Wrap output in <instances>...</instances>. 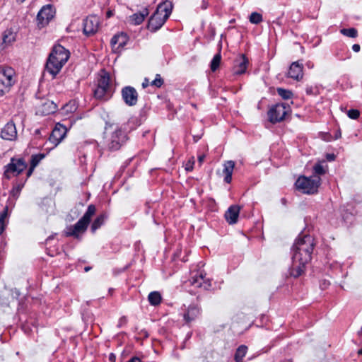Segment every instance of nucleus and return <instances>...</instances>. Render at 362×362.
Instances as JSON below:
<instances>
[{
	"instance_id": "f257e3e1",
	"label": "nucleus",
	"mask_w": 362,
	"mask_h": 362,
	"mask_svg": "<svg viewBox=\"0 0 362 362\" xmlns=\"http://www.w3.org/2000/svg\"><path fill=\"white\" fill-rule=\"evenodd\" d=\"M69 52L60 45H55L47 59L45 70L53 77L61 71L69 58Z\"/></svg>"
},
{
	"instance_id": "f03ea898",
	"label": "nucleus",
	"mask_w": 362,
	"mask_h": 362,
	"mask_svg": "<svg viewBox=\"0 0 362 362\" xmlns=\"http://www.w3.org/2000/svg\"><path fill=\"white\" fill-rule=\"evenodd\" d=\"M314 247V239L310 235L298 238L293 246V257L297 262H309Z\"/></svg>"
},
{
	"instance_id": "7ed1b4c3",
	"label": "nucleus",
	"mask_w": 362,
	"mask_h": 362,
	"mask_svg": "<svg viewBox=\"0 0 362 362\" xmlns=\"http://www.w3.org/2000/svg\"><path fill=\"white\" fill-rule=\"evenodd\" d=\"M173 4L170 1L160 4L154 13L151 16L148 23V29L155 32L159 30L171 14Z\"/></svg>"
},
{
	"instance_id": "20e7f679",
	"label": "nucleus",
	"mask_w": 362,
	"mask_h": 362,
	"mask_svg": "<svg viewBox=\"0 0 362 362\" xmlns=\"http://www.w3.org/2000/svg\"><path fill=\"white\" fill-rule=\"evenodd\" d=\"M96 211L95 206L93 204L88 206L86 212L82 218H81L76 223L69 229L67 232L68 236H74L78 238L80 233H84L88 224L90 223L91 217L95 214Z\"/></svg>"
},
{
	"instance_id": "39448f33",
	"label": "nucleus",
	"mask_w": 362,
	"mask_h": 362,
	"mask_svg": "<svg viewBox=\"0 0 362 362\" xmlns=\"http://www.w3.org/2000/svg\"><path fill=\"white\" fill-rule=\"evenodd\" d=\"M16 81V73L11 67H0V97L8 93Z\"/></svg>"
},
{
	"instance_id": "423d86ee",
	"label": "nucleus",
	"mask_w": 362,
	"mask_h": 362,
	"mask_svg": "<svg viewBox=\"0 0 362 362\" xmlns=\"http://www.w3.org/2000/svg\"><path fill=\"white\" fill-rule=\"evenodd\" d=\"M320 177L314 175L310 177L302 176L296 182V187L304 194H315L320 186Z\"/></svg>"
},
{
	"instance_id": "0eeeda50",
	"label": "nucleus",
	"mask_w": 362,
	"mask_h": 362,
	"mask_svg": "<svg viewBox=\"0 0 362 362\" xmlns=\"http://www.w3.org/2000/svg\"><path fill=\"white\" fill-rule=\"evenodd\" d=\"M127 135L120 128H116L107 137L106 143L109 149L116 151L127 141Z\"/></svg>"
},
{
	"instance_id": "6e6552de",
	"label": "nucleus",
	"mask_w": 362,
	"mask_h": 362,
	"mask_svg": "<svg viewBox=\"0 0 362 362\" xmlns=\"http://www.w3.org/2000/svg\"><path fill=\"white\" fill-rule=\"evenodd\" d=\"M288 106L284 103L274 105L268 112L269 121L272 123L282 121L288 112Z\"/></svg>"
},
{
	"instance_id": "1a4fd4ad",
	"label": "nucleus",
	"mask_w": 362,
	"mask_h": 362,
	"mask_svg": "<svg viewBox=\"0 0 362 362\" xmlns=\"http://www.w3.org/2000/svg\"><path fill=\"white\" fill-rule=\"evenodd\" d=\"M55 13V11L51 5L44 6L41 10L38 12L37 16V21L38 25L41 27L46 25L49 21L52 19Z\"/></svg>"
},
{
	"instance_id": "9d476101",
	"label": "nucleus",
	"mask_w": 362,
	"mask_h": 362,
	"mask_svg": "<svg viewBox=\"0 0 362 362\" xmlns=\"http://www.w3.org/2000/svg\"><path fill=\"white\" fill-rule=\"evenodd\" d=\"M26 166L27 165L23 159L12 158L11 163L8 165L7 170L4 173L5 175L7 177H10L9 174L18 175L25 169Z\"/></svg>"
},
{
	"instance_id": "9b49d317",
	"label": "nucleus",
	"mask_w": 362,
	"mask_h": 362,
	"mask_svg": "<svg viewBox=\"0 0 362 362\" xmlns=\"http://www.w3.org/2000/svg\"><path fill=\"white\" fill-rule=\"evenodd\" d=\"M122 99L129 106H134L138 102V93L134 87L125 86L121 91Z\"/></svg>"
},
{
	"instance_id": "f8f14e48",
	"label": "nucleus",
	"mask_w": 362,
	"mask_h": 362,
	"mask_svg": "<svg viewBox=\"0 0 362 362\" xmlns=\"http://www.w3.org/2000/svg\"><path fill=\"white\" fill-rule=\"evenodd\" d=\"M66 134V128L64 126L58 124L52 130L49 138V141L53 144L54 146L55 147L62 141Z\"/></svg>"
},
{
	"instance_id": "ddd939ff",
	"label": "nucleus",
	"mask_w": 362,
	"mask_h": 362,
	"mask_svg": "<svg viewBox=\"0 0 362 362\" xmlns=\"http://www.w3.org/2000/svg\"><path fill=\"white\" fill-rule=\"evenodd\" d=\"M99 27V19L96 16H88L83 23V32L86 35L95 33Z\"/></svg>"
},
{
	"instance_id": "4468645a",
	"label": "nucleus",
	"mask_w": 362,
	"mask_h": 362,
	"mask_svg": "<svg viewBox=\"0 0 362 362\" xmlns=\"http://www.w3.org/2000/svg\"><path fill=\"white\" fill-rule=\"evenodd\" d=\"M1 137L8 141H13L16 139L17 131L16 125L12 121L8 122L1 129Z\"/></svg>"
},
{
	"instance_id": "2eb2a0df",
	"label": "nucleus",
	"mask_w": 362,
	"mask_h": 362,
	"mask_svg": "<svg viewBox=\"0 0 362 362\" xmlns=\"http://www.w3.org/2000/svg\"><path fill=\"white\" fill-rule=\"evenodd\" d=\"M205 276L206 274L203 272L195 274L190 280L191 284L199 288L203 287L204 289H209L211 286V281L206 279Z\"/></svg>"
},
{
	"instance_id": "dca6fc26",
	"label": "nucleus",
	"mask_w": 362,
	"mask_h": 362,
	"mask_svg": "<svg viewBox=\"0 0 362 362\" xmlns=\"http://www.w3.org/2000/svg\"><path fill=\"white\" fill-rule=\"evenodd\" d=\"M288 76L296 81H300L303 76V66L299 62H293L288 69Z\"/></svg>"
},
{
	"instance_id": "f3484780",
	"label": "nucleus",
	"mask_w": 362,
	"mask_h": 362,
	"mask_svg": "<svg viewBox=\"0 0 362 362\" xmlns=\"http://www.w3.org/2000/svg\"><path fill=\"white\" fill-rule=\"evenodd\" d=\"M248 59L245 54H240L234 62L233 72L235 74H243L246 71Z\"/></svg>"
},
{
	"instance_id": "a211bd4d",
	"label": "nucleus",
	"mask_w": 362,
	"mask_h": 362,
	"mask_svg": "<svg viewBox=\"0 0 362 362\" xmlns=\"http://www.w3.org/2000/svg\"><path fill=\"white\" fill-rule=\"evenodd\" d=\"M240 207L238 205H232L225 213V218L229 224H235L238 221Z\"/></svg>"
},
{
	"instance_id": "6ab92c4d",
	"label": "nucleus",
	"mask_w": 362,
	"mask_h": 362,
	"mask_svg": "<svg viewBox=\"0 0 362 362\" xmlns=\"http://www.w3.org/2000/svg\"><path fill=\"white\" fill-rule=\"evenodd\" d=\"M128 37L124 33L115 35L111 40V45L114 49L122 48L127 42Z\"/></svg>"
},
{
	"instance_id": "aec40b11",
	"label": "nucleus",
	"mask_w": 362,
	"mask_h": 362,
	"mask_svg": "<svg viewBox=\"0 0 362 362\" xmlns=\"http://www.w3.org/2000/svg\"><path fill=\"white\" fill-rule=\"evenodd\" d=\"M293 259L292 267L291 268L290 274L297 278L300 276L303 272L305 269V266L308 262H297L295 261V259Z\"/></svg>"
},
{
	"instance_id": "412c9836",
	"label": "nucleus",
	"mask_w": 362,
	"mask_h": 362,
	"mask_svg": "<svg viewBox=\"0 0 362 362\" xmlns=\"http://www.w3.org/2000/svg\"><path fill=\"white\" fill-rule=\"evenodd\" d=\"M235 168V162L233 160H228L223 164V173L225 175L224 181L230 183L232 180V174Z\"/></svg>"
},
{
	"instance_id": "4be33fe9",
	"label": "nucleus",
	"mask_w": 362,
	"mask_h": 362,
	"mask_svg": "<svg viewBox=\"0 0 362 362\" xmlns=\"http://www.w3.org/2000/svg\"><path fill=\"white\" fill-rule=\"evenodd\" d=\"M148 13V10L147 8H144L142 11L131 16L130 21L134 25H139L144 21L145 17H146Z\"/></svg>"
},
{
	"instance_id": "5701e85b",
	"label": "nucleus",
	"mask_w": 362,
	"mask_h": 362,
	"mask_svg": "<svg viewBox=\"0 0 362 362\" xmlns=\"http://www.w3.org/2000/svg\"><path fill=\"white\" fill-rule=\"evenodd\" d=\"M199 315V310L195 306H191L188 308L186 313L184 315V319L186 322L189 323L190 322L195 320Z\"/></svg>"
},
{
	"instance_id": "b1692460",
	"label": "nucleus",
	"mask_w": 362,
	"mask_h": 362,
	"mask_svg": "<svg viewBox=\"0 0 362 362\" xmlns=\"http://www.w3.org/2000/svg\"><path fill=\"white\" fill-rule=\"evenodd\" d=\"M111 95L110 90L103 88L97 87L94 90V96L99 100H107Z\"/></svg>"
},
{
	"instance_id": "393cba45",
	"label": "nucleus",
	"mask_w": 362,
	"mask_h": 362,
	"mask_svg": "<svg viewBox=\"0 0 362 362\" xmlns=\"http://www.w3.org/2000/svg\"><path fill=\"white\" fill-rule=\"evenodd\" d=\"M110 76L107 73L102 74L98 79V87L110 90Z\"/></svg>"
},
{
	"instance_id": "a878e982",
	"label": "nucleus",
	"mask_w": 362,
	"mask_h": 362,
	"mask_svg": "<svg viewBox=\"0 0 362 362\" xmlns=\"http://www.w3.org/2000/svg\"><path fill=\"white\" fill-rule=\"evenodd\" d=\"M148 300L151 305H158L161 302V296L158 291H153L148 294Z\"/></svg>"
},
{
	"instance_id": "bb28decb",
	"label": "nucleus",
	"mask_w": 362,
	"mask_h": 362,
	"mask_svg": "<svg viewBox=\"0 0 362 362\" xmlns=\"http://www.w3.org/2000/svg\"><path fill=\"white\" fill-rule=\"evenodd\" d=\"M247 351V347L245 345L240 346L235 354V361L236 362H243V359L245 357Z\"/></svg>"
},
{
	"instance_id": "cd10ccee",
	"label": "nucleus",
	"mask_w": 362,
	"mask_h": 362,
	"mask_svg": "<svg viewBox=\"0 0 362 362\" xmlns=\"http://www.w3.org/2000/svg\"><path fill=\"white\" fill-rule=\"evenodd\" d=\"M106 218V216L105 214H101L98 216L93 221L91 226V230L93 232L95 231L98 228H99L105 221Z\"/></svg>"
},
{
	"instance_id": "c85d7f7f",
	"label": "nucleus",
	"mask_w": 362,
	"mask_h": 362,
	"mask_svg": "<svg viewBox=\"0 0 362 362\" xmlns=\"http://www.w3.org/2000/svg\"><path fill=\"white\" fill-rule=\"evenodd\" d=\"M16 40V34L11 30H6L3 35V41L5 44H10Z\"/></svg>"
},
{
	"instance_id": "c756f323",
	"label": "nucleus",
	"mask_w": 362,
	"mask_h": 362,
	"mask_svg": "<svg viewBox=\"0 0 362 362\" xmlns=\"http://www.w3.org/2000/svg\"><path fill=\"white\" fill-rule=\"evenodd\" d=\"M42 112L45 115H49L50 113L54 112L56 110V106L52 102H47L42 105Z\"/></svg>"
},
{
	"instance_id": "7c9ffc66",
	"label": "nucleus",
	"mask_w": 362,
	"mask_h": 362,
	"mask_svg": "<svg viewBox=\"0 0 362 362\" xmlns=\"http://www.w3.org/2000/svg\"><path fill=\"white\" fill-rule=\"evenodd\" d=\"M340 32L342 35L351 38H355L358 36V31L354 28H344L341 29Z\"/></svg>"
},
{
	"instance_id": "2f4dec72",
	"label": "nucleus",
	"mask_w": 362,
	"mask_h": 362,
	"mask_svg": "<svg viewBox=\"0 0 362 362\" xmlns=\"http://www.w3.org/2000/svg\"><path fill=\"white\" fill-rule=\"evenodd\" d=\"M221 60V56L219 53L216 54L211 62V69L212 71H216V69L219 67L220 63Z\"/></svg>"
},
{
	"instance_id": "473e14b6",
	"label": "nucleus",
	"mask_w": 362,
	"mask_h": 362,
	"mask_svg": "<svg viewBox=\"0 0 362 362\" xmlns=\"http://www.w3.org/2000/svg\"><path fill=\"white\" fill-rule=\"evenodd\" d=\"M249 20L252 24H259L262 21V16L259 13L252 12L250 16Z\"/></svg>"
},
{
	"instance_id": "72a5a7b5",
	"label": "nucleus",
	"mask_w": 362,
	"mask_h": 362,
	"mask_svg": "<svg viewBox=\"0 0 362 362\" xmlns=\"http://www.w3.org/2000/svg\"><path fill=\"white\" fill-rule=\"evenodd\" d=\"M278 94L284 99H290L292 97V92L281 88H277Z\"/></svg>"
},
{
	"instance_id": "f704fd0d",
	"label": "nucleus",
	"mask_w": 362,
	"mask_h": 362,
	"mask_svg": "<svg viewBox=\"0 0 362 362\" xmlns=\"http://www.w3.org/2000/svg\"><path fill=\"white\" fill-rule=\"evenodd\" d=\"M45 155L44 154H37L32 156L31 158V164L33 167H36L38 163L40 162V160L44 158Z\"/></svg>"
},
{
	"instance_id": "c9c22d12",
	"label": "nucleus",
	"mask_w": 362,
	"mask_h": 362,
	"mask_svg": "<svg viewBox=\"0 0 362 362\" xmlns=\"http://www.w3.org/2000/svg\"><path fill=\"white\" fill-rule=\"evenodd\" d=\"M163 83V80L161 78L160 74H157L156 78L151 83V86L160 88Z\"/></svg>"
},
{
	"instance_id": "e433bc0d",
	"label": "nucleus",
	"mask_w": 362,
	"mask_h": 362,
	"mask_svg": "<svg viewBox=\"0 0 362 362\" xmlns=\"http://www.w3.org/2000/svg\"><path fill=\"white\" fill-rule=\"evenodd\" d=\"M347 115L349 118L356 119L360 115V112L358 110L351 109L348 111Z\"/></svg>"
},
{
	"instance_id": "4c0bfd02",
	"label": "nucleus",
	"mask_w": 362,
	"mask_h": 362,
	"mask_svg": "<svg viewBox=\"0 0 362 362\" xmlns=\"http://www.w3.org/2000/svg\"><path fill=\"white\" fill-rule=\"evenodd\" d=\"M6 214H7V208H6L4 211H2L1 214H0V233H2V231L4 230V218H6Z\"/></svg>"
},
{
	"instance_id": "58836bf2",
	"label": "nucleus",
	"mask_w": 362,
	"mask_h": 362,
	"mask_svg": "<svg viewBox=\"0 0 362 362\" xmlns=\"http://www.w3.org/2000/svg\"><path fill=\"white\" fill-rule=\"evenodd\" d=\"M313 169L315 173L317 175H323L325 173V170H324L322 165L320 163L315 165Z\"/></svg>"
},
{
	"instance_id": "ea45409f",
	"label": "nucleus",
	"mask_w": 362,
	"mask_h": 362,
	"mask_svg": "<svg viewBox=\"0 0 362 362\" xmlns=\"http://www.w3.org/2000/svg\"><path fill=\"white\" fill-rule=\"evenodd\" d=\"M46 205H48L50 208H52V202L50 200H46L42 202V210L45 211V212L48 213L49 211L47 209H44V207H43L44 206H46Z\"/></svg>"
},
{
	"instance_id": "a19ab883",
	"label": "nucleus",
	"mask_w": 362,
	"mask_h": 362,
	"mask_svg": "<svg viewBox=\"0 0 362 362\" xmlns=\"http://www.w3.org/2000/svg\"><path fill=\"white\" fill-rule=\"evenodd\" d=\"M352 49L354 52H358L360 51L361 49V47L358 44H354L353 46H352Z\"/></svg>"
},
{
	"instance_id": "79ce46f5",
	"label": "nucleus",
	"mask_w": 362,
	"mask_h": 362,
	"mask_svg": "<svg viewBox=\"0 0 362 362\" xmlns=\"http://www.w3.org/2000/svg\"><path fill=\"white\" fill-rule=\"evenodd\" d=\"M148 85H149V81H148V78H144V81H143V83H142V87H143V88H147V87L148 86Z\"/></svg>"
},
{
	"instance_id": "37998d69",
	"label": "nucleus",
	"mask_w": 362,
	"mask_h": 362,
	"mask_svg": "<svg viewBox=\"0 0 362 362\" xmlns=\"http://www.w3.org/2000/svg\"><path fill=\"white\" fill-rule=\"evenodd\" d=\"M327 158L329 161L334 160V158H335V156L334 154H327Z\"/></svg>"
},
{
	"instance_id": "c03bdc74",
	"label": "nucleus",
	"mask_w": 362,
	"mask_h": 362,
	"mask_svg": "<svg viewBox=\"0 0 362 362\" xmlns=\"http://www.w3.org/2000/svg\"><path fill=\"white\" fill-rule=\"evenodd\" d=\"M35 168V167H33V165H30V168H29V170H28V173H27V175H28V177H29V176H30V175H31V174L33 173V170H34V168Z\"/></svg>"
},
{
	"instance_id": "a18cd8bd",
	"label": "nucleus",
	"mask_w": 362,
	"mask_h": 362,
	"mask_svg": "<svg viewBox=\"0 0 362 362\" xmlns=\"http://www.w3.org/2000/svg\"><path fill=\"white\" fill-rule=\"evenodd\" d=\"M128 362H141L140 358L138 357H133Z\"/></svg>"
},
{
	"instance_id": "49530a36",
	"label": "nucleus",
	"mask_w": 362,
	"mask_h": 362,
	"mask_svg": "<svg viewBox=\"0 0 362 362\" xmlns=\"http://www.w3.org/2000/svg\"><path fill=\"white\" fill-rule=\"evenodd\" d=\"M192 168H193V167H192V163H187V164L186 165V168H185V169H186L187 171H190V170H192Z\"/></svg>"
},
{
	"instance_id": "de8ad7c7",
	"label": "nucleus",
	"mask_w": 362,
	"mask_h": 362,
	"mask_svg": "<svg viewBox=\"0 0 362 362\" xmlns=\"http://www.w3.org/2000/svg\"><path fill=\"white\" fill-rule=\"evenodd\" d=\"M204 158H205V156H204V155H202V156H199V158H198V160H199V163H200V164L204 161Z\"/></svg>"
},
{
	"instance_id": "09e8293b",
	"label": "nucleus",
	"mask_w": 362,
	"mask_h": 362,
	"mask_svg": "<svg viewBox=\"0 0 362 362\" xmlns=\"http://www.w3.org/2000/svg\"><path fill=\"white\" fill-rule=\"evenodd\" d=\"M112 16V11H108L107 12V18H110V17H111Z\"/></svg>"
},
{
	"instance_id": "8fccbe9b",
	"label": "nucleus",
	"mask_w": 362,
	"mask_h": 362,
	"mask_svg": "<svg viewBox=\"0 0 362 362\" xmlns=\"http://www.w3.org/2000/svg\"><path fill=\"white\" fill-rule=\"evenodd\" d=\"M306 92L308 94H311L312 93V88H307Z\"/></svg>"
},
{
	"instance_id": "3c124183",
	"label": "nucleus",
	"mask_w": 362,
	"mask_h": 362,
	"mask_svg": "<svg viewBox=\"0 0 362 362\" xmlns=\"http://www.w3.org/2000/svg\"><path fill=\"white\" fill-rule=\"evenodd\" d=\"M206 7H207L206 4L205 2H203L202 8H206Z\"/></svg>"
},
{
	"instance_id": "603ef678",
	"label": "nucleus",
	"mask_w": 362,
	"mask_h": 362,
	"mask_svg": "<svg viewBox=\"0 0 362 362\" xmlns=\"http://www.w3.org/2000/svg\"><path fill=\"white\" fill-rule=\"evenodd\" d=\"M35 134H40V129H36L35 130Z\"/></svg>"
},
{
	"instance_id": "864d4df0",
	"label": "nucleus",
	"mask_w": 362,
	"mask_h": 362,
	"mask_svg": "<svg viewBox=\"0 0 362 362\" xmlns=\"http://www.w3.org/2000/svg\"><path fill=\"white\" fill-rule=\"evenodd\" d=\"M192 107H194V108H197V105H196V104H194V103H192Z\"/></svg>"
},
{
	"instance_id": "5fc2aeb1",
	"label": "nucleus",
	"mask_w": 362,
	"mask_h": 362,
	"mask_svg": "<svg viewBox=\"0 0 362 362\" xmlns=\"http://www.w3.org/2000/svg\"><path fill=\"white\" fill-rule=\"evenodd\" d=\"M89 269H90V267H86V268H85V271H86V272H88Z\"/></svg>"
},
{
	"instance_id": "6e6d98bb",
	"label": "nucleus",
	"mask_w": 362,
	"mask_h": 362,
	"mask_svg": "<svg viewBox=\"0 0 362 362\" xmlns=\"http://www.w3.org/2000/svg\"><path fill=\"white\" fill-rule=\"evenodd\" d=\"M340 136H341V134H337L336 138L337 139L338 137H340Z\"/></svg>"
},
{
	"instance_id": "4d7b16f0",
	"label": "nucleus",
	"mask_w": 362,
	"mask_h": 362,
	"mask_svg": "<svg viewBox=\"0 0 362 362\" xmlns=\"http://www.w3.org/2000/svg\"><path fill=\"white\" fill-rule=\"evenodd\" d=\"M358 354H362V349H361V350H359V351H358Z\"/></svg>"
},
{
	"instance_id": "13d9d810",
	"label": "nucleus",
	"mask_w": 362,
	"mask_h": 362,
	"mask_svg": "<svg viewBox=\"0 0 362 362\" xmlns=\"http://www.w3.org/2000/svg\"><path fill=\"white\" fill-rule=\"evenodd\" d=\"M198 139H199V138H198V139H195V138H194V141H198Z\"/></svg>"
},
{
	"instance_id": "bf43d9fd",
	"label": "nucleus",
	"mask_w": 362,
	"mask_h": 362,
	"mask_svg": "<svg viewBox=\"0 0 362 362\" xmlns=\"http://www.w3.org/2000/svg\"><path fill=\"white\" fill-rule=\"evenodd\" d=\"M21 2H23L25 0H18Z\"/></svg>"
}]
</instances>
